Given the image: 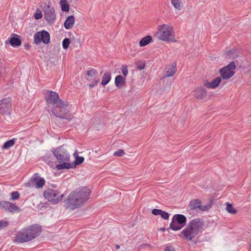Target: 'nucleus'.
Here are the masks:
<instances>
[{"label": "nucleus", "instance_id": "obj_4", "mask_svg": "<svg viewBox=\"0 0 251 251\" xmlns=\"http://www.w3.org/2000/svg\"><path fill=\"white\" fill-rule=\"evenodd\" d=\"M156 36L158 39L163 41L169 42L176 41L173 28L166 24L158 26Z\"/></svg>", "mask_w": 251, "mask_h": 251}, {"label": "nucleus", "instance_id": "obj_28", "mask_svg": "<svg viewBox=\"0 0 251 251\" xmlns=\"http://www.w3.org/2000/svg\"><path fill=\"white\" fill-rule=\"evenodd\" d=\"M238 56L237 52L235 49H232L226 52V57L235 58Z\"/></svg>", "mask_w": 251, "mask_h": 251}, {"label": "nucleus", "instance_id": "obj_37", "mask_svg": "<svg viewBox=\"0 0 251 251\" xmlns=\"http://www.w3.org/2000/svg\"><path fill=\"white\" fill-rule=\"evenodd\" d=\"M125 154V152L123 150H119L116 151H115L113 153L114 156H122Z\"/></svg>", "mask_w": 251, "mask_h": 251}, {"label": "nucleus", "instance_id": "obj_30", "mask_svg": "<svg viewBox=\"0 0 251 251\" xmlns=\"http://www.w3.org/2000/svg\"><path fill=\"white\" fill-rule=\"evenodd\" d=\"M97 74V72H96V71L93 69H91V70H88L87 71V75L91 77L92 79H94V80L98 79V78H96Z\"/></svg>", "mask_w": 251, "mask_h": 251}, {"label": "nucleus", "instance_id": "obj_20", "mask_svg": "<svg viewBox=\"0 0 251 251\" xmlns=\"http://www.w3.org/2000/svg\"><path fill=\"white\" fill-rule=\"evenodd\" d=\"M111 79V73L109 72H105L102 76V81L101 84L103 86H105L108 84Z\"/></svg>", "mask_w": 251, "mask_h": 251}, {"label": "nucleus", "instance_id": "obj_8", "mask_svg": "<svg viewBox=\"0 0 251 251\" xmlns=\"http://www.w3.org/2000/svg\"><path fill=\"white\" fill-rule=\"evenodd\" d=\"M45 100L48 103L51 104L53 106L64 105L63 100L59 99L58 94L53 91H49L45 96Z\"/></svg>", "mask_w": 251, "mask_h": 251}, {"label": "nucleus", "instance_id": "obj_17", "mask_svg": "<svg viewBox=\"0 0 251 251\" xmlns=\"http://www.w3.org/2000/svg\"><path fill=\"white\" fill-rule=\"evenodd\" d=\"M5 42L6 44L10 43L13 47H19L21 44V40L17 37L9 38L8 40H6Z\"/></svg>", "mask_w": 251, "mask_h": 251}, {"label": "nucleus", "instance_id": "obj_35", "mask_svg": "<svg viewBox=\"0 0 251 251\" xmlns=\"http://www.w3.org/2000/svg\"><path fill=\"white\" fill-rule=\"evenodd\" d=\"M70 44V41L69 38H65L62 42V46L64 49H67L68 48Z\"/></svg>", "mask_w": 251, "mask_h": 251}, {"label": "nucleus", "instance_id": "obj_42", "mask_svg": "<svg viewBox=\"0 0 251 251\" xmlns=\"http://www.w3.org/2000/svg\"><path fill=\"white\" fill-rule=\"evenodd\" d=\"M161 210L158 209H153L151 211V213L154 215H160Z\"/></svg>", "mask_w": 251, "mask_h": 251}, {"label": "nucleus", "instance_id": "obj_19", "mask_svg": "<svg viewBox=\"0 0 251 251\" xmlns=\"http://www.w3.org/2000/svg\"><path fill=\"white\" fill-rule=\"evenodd\" d=\"M176 62L173 63L172 65L169 67L166 72V76L170 77L173 76L176 72Z\"/></svg>", "mask_w": 251, "mask_h": 251}, {"label": "nucleus", "instance_id": "obj_45", "mask_svg": "<svg viewBox=\"0 0 251 251\" xmlns=\"http://www.w3.org/2000/svg\"><path fill=\"white\" fill-rule=\"evenodd\" d=\"M145 65L144 64H141L140 65H138L137 67L140 70H141L145 68Z\"/></svg>", "mask_w": 251, "mask_h": 251}, {"label": "nucleus", "instance_id": "obj_34", "mask_svg": "<svg viewBox=\"0 0 251 251\" xmlns=\"http://www.w3.org/2000/svg\"><path fill=\"white\" fill-rule=\"evenodd\" d=\"M10 204V202L6 201H2L0 202V206L3 207L5 210L8 211L9 208V205Z\"/></svg>", "mask_w": 251, "mask_h": 251}, {"label": "nucleus", "instance_id": "obj_13", "mask_svg": "<svg viewBox=\"0 0 251 251\" xmlns=\"http://www.w3.org/2000/svg\"><path fill=\"white\" fill-rule=\"evenodd\" d=\"M29 241L30 240L25 228L18 231L14 238V241L18 243H23Z\"/></svg>", "mask_w": 251, "mask_h": 251}, {"label": "nucleus", "instance_id": "obj_18", "mask_svg": "<svg viewBox=\"0 0 251 251\" xmlns=\"http://www.w3.org/2000/svg\"><path fill=\"white\" fill-rule=\"evenodd\" d=\"M75 23V18L73 16H69L64 23V27L69 29L73 27Z\"/></svg>", "mask_w": 251, "mask_h": 251}, {"label": "nucleus", "instance_id": "obj_5", "mask_svg": "<svg viewBox=\"0 0 251 251\" xmlns=\"http://www.w3.org/2000/svg\"><path fill=\"white\" fill-rule=\"evenodd\" d=\"M63 103L65 104L64 105H56L53 106L52 108V112L57 117L71 121L72 118L69 114V102L65 100L63 101Z\"/></svg>", "mask_w": 251, "mask_h": 251}, {"label": "nucleus", "instance_id": "obj_43", "mask_svg": "<svg viewBox=\"0 0 251 251\" xmlns=\"http://www.w3.org/2000/svg\"><path fill=\"white\" fill-rule=\"evenodd\" d=\"M164 251H175V250L172 246H167L165 248Z\"/></svg>", "mask_w": 251, "mask_h": 251}, {"label": "nucleus", "instance_id": "obj_41", "mask_svg": "<svg viewBox=\"0 0 251 251\" xmlns=\"http://www.w3.org/2000/svg\"><path fill=\"white\" fill-rule=\"evenodd\" d=\"M8 222L4 221H0V230L8 226Z\"/></svg>", "mask_w": 251, "mask_h": 251}, {"label": "nucleus", "instance_id": "obj_6", "mask_svg": "<svg viewBox=\"0 0 251 251\" xmlns=\"http://www.w3.org/2000/svg\"><path fill=\"white\" fill-rule=\"evenodd\" d=\"M186 218L181 214L175 215L170 224V228L174 231H177L182 228L186 225Z\"/></svg>", "mask_w": 251, "mask_h": 251}, {"label": "nucleus", "instance_id": "obj_10", "mask_svg": "<svg viewBox=\"0 0 251 251\" xmlns=\"http://www.w3.org/2000/svg\"><path fill=\"white\" fill-rule=\"evenodd\" d=\"M30 241L37 237L42 231V227L38 225L29 226L25 228Z\"/></svg>", "mask_w": 251, "mask_h": 251}, {"label": "nucleus", "instance_id": "obj_7", "mask_svg": "<svg viewBox=\"0 0 251 251\" xmlns=\"http://www.w3.org/2000/svg\"><path fill=\"white\" fill-rule=\"evenodd\" d=\"M45 198L52 203H57L60 201L63 197L58 190L53 189H48L44 193Z\"/></svg>", "mask_w": 251, "mask_h": 251}, {"label": "nucleus", "instance_id": "obj_27", "mask_svg": "<svg viewBox=\"0 0 251 251\" xmlns=\"http://www.w3.org/2000/svg\"><path fill=\"white\" fill-rule=\"evenodd\" d=\"M171 3L176 9H181V0H171Z\"/></svg>", "mask_w": 251, "mask_h": 251}, {"label": "nucleus", "instance_id": "obj_3", "mask_svg": "<svg viewBox=\"0 0 251 251\" xmlns=\"http://www.w3.org/2000/svg\"><path fill=\"white\" fill-rule=\"evenodd\" d=\"M52 152L56 157L58 164L56 165L58 170L74 168V165L70 163V155L63 146L53 149Z\"/></svg>", "mask_w": 251, "mask_h": 251}, {"label": "nucleus", "instance_id": "obj_12", "mask_svg": "<svg viewBox=\"0 0 251 251\" xmlns=\"http://www.w3.org/2000/svg\"><path fill=\"white\" fill-rule=\"evenodd\" d=\"M44 18L48 23L52 24L56 19V14L53 7L49 5L44 8Z\"/></svg>", "mask_w": 251, "mask_h": 251}, {"label": "nucleus", "instance_id": "obj_22", "mask_svg": "<svg viewBox=\"0 0 251 251\" xmlns=\"http://www.w3.org/2000/svg\"><path fill=\"white\" fill-rule=\"evenodd\" d=\"M41 34L43 43L45 44H48L50 41V35L49 32L43 30L41 32Z\"/></svg>", "mask_w": 251, "mask_h": 251}, {"label": "nucleus", "instance_id": "obj_21", "mask_svg": "<svg viewBox=\"0 0 251 251\" xmlns=\"http://www.w3.org/2000/svg\"><path fill=\"white\" fill-rule=\"evenodd\" d=\"M125 83V78L121 75L116 76L115 80V85L119 88L121 87Z\"/></svg>", "mask_w": 251, "mask_h": 251}, {"label": "nucleus", "instance_id": "obj_11", "mask_svg": "<svg viewBox=\"0 0 251 251\" xmlns=\"http://www.w3.org/2000/svg\"><path fill=\"white\" fill-rule=\"evenodd\" d=\"M11 106V100L9 98L0 100V113L2 115H9Z\"/></svg>", "mask_w": 251, "mask_h": 251}, {"label": "nucleus", "instance_id": "obj_9", "mask_svg": "<svg viewBox=\"0 0 251 251\" xmlns=\"http://www.w3.org/2000/svg\"><path fill=\"white\" fill-rule=\"evenodd\" d=\"M236 66L234 62H230L227 66L220 70V75L223 79H228L235 74Z\"/></svg>", "mask_w": 251, "mask_h": 251}, {"label": "nucleus", "instance_id": "obj_46", "mask_svg": "<svg viewBox=\"0 0 251 251\" xmlns=\"http://www.w3.org/2000/svg\"><path fill=\"white\" fill-rule=\"evenodd\" d=\"M116 249L117 250H118V249H120V246H119V245H116Z\"/></svg>", "mask_w": 251, "mask_h": 251}, {"label": "nucleus", "instance_id": "obj_40", "mask_svg": "<svg viewBox=\"0 0 251 251\" xmlns=\"http://www.w3.org/2000/svg\"><path fill=\"white\" fill-rule=\"evenodd\" d=\"M160 215L163 219L165 220L168 219L169 217V214L167 212H166L162 210L161 211Z\"/></svg>", "mask_w": 251, "mask_h": 251}, {"label": "nucleus", "instance_id": "obj_26", "mask_svg": "<svg viewBox=\"0 0 251 251\" xmlns=\"http://www.w3.org/2000/svg\"><path fill=\"white\" fill-rule=\"evenodd\" d=\"M34 180L35 182V186L37 188H42L45 184V181L43 178H40L39 179H36L35 178H34Z\"/></svg>", "mask_w": 251, "mask_h": 251}, {"label": "nucleus", "instance_id": "obj_16", "mask_svg": "<svg viewBox=\"0 0 251 251\" xmlns=\"http://www.w3.org/2000/svg\"><path fill=\"white\" fill-rule=\"evenodd\" d=\"M194 95L198 99H201L206 96L207 92L206 90L201 87H198L194 91Z\"/></svg>", "mask_w": 251, "mask_h": 251}, {"label": "nucleus", "instance_id": "obj_24", "mask_svg": "<svg viewBox=\"0 0 251 251\" xmlns=\"http://www.w3.org/2000/svg\"><path fill=\"white\" fill-rule=\"evenodd\" d=\"M16 141V139L13 138L5 142L2 146V148L5 150H7L9 149L10 148L13 147Z\"/></svg>", "mask_w": 251, "mask_h": 251}, {"label": "nucleus", "instance_id": "obj_2", "mask_svg": "<svg viewBox=\"0 0 251 251\" xmlns=\"http://www.w3.org/2000/svg\"><path fill=\"white\" fill-rule=\"evenodd\" d=\"M204 226L203 220L196 218L190 221L181 231L182 236L187 241H195L197 235L201 232Z\"/></svg>", "mask_w": 251, "mask_h": 251}, {"label": "nucleus", "instance_id": "obj_33", "mask_svg": "<svg viewBox=\"0 0 251 251\" xmlns=\"http://www.w3.org/2000/svg\"><path fill=\"white\" fill-rule=\"evenodd\" d=\"M20 208L18 206H17L15 204L10 202V204L9 205V208L8 210V211L11 212H15L17 211H19Z\"/></svg>", "mask_w": 251, "mask_h": 251}, {"label": "nucleus", "instance_id": "obj_14", "mask_svg": "<svg viewBox=\"0 0 251 251\" xmlns=\"http://www.w3.org/2000/svg\"><path fill=\"white\" fill-rule=\"evenodd\" d=\"M189 206L191 209L195 210L198 208L202 211L206 210L209 208V206L208 205L202 206L201 201L198 199L192 201L189 204Z\"/></svg>", "mask_w": 251, "mask_h": 251}, {"label": "nucleus", "instance_id": "obj_38", "mask_svg": "<svg viewBox=\"0 0 251 251\" xmlns=\"http://www.w3.org/2000/svg\"><path fill=\"white\" fill-rule=\"evenodd\" d=\"M121 71L122 72V74L125 76H126L128 73V71L127 69V67L126 65H122L121 67Z\"/></svg>", "mask_w": 251, "mask_h": 251}, {"label": "nucleus", "instance_id": "obj_29", "mask_svg": "<svg viewBox=\"0 0 251 251\" xmlns=\"http://www.w3.org/2000/svg\"><path fill=\"white\" fill-rule=\"evenodd\" d=\"M84 157L77 155L75 157V161L74 162V163L71 164H72V165H74L75 168L76 165L81 164L84 161Z\"/></svg>", "mask_w": 251, "mask_h": 251}, {"label": "nucleus", "instance_id": "obj_31", "mask_svg": "<svg viewBox=\"0 0 251 251\" xmlns=\"http://www.w3.org/2000/svg\"><path fill=\"white\" fill-rule=\"evenodd\" d=\"M226 209L229 213L235 214L236 213V210L233 208L232 205L230 203H226Z\"/></svg>", "mask_w": 251, "mask_h": 251}, {"label": "nucleus", "instance_id": "obj_1", "mask_svg": "<svg viewBox=\"0 0 251 251\" xmlns=\"http://www.w3.org/2000/svg\"><path fill=\"white\" fill-rule=\"evenodd\" d=\"M90 190L87 187L78 188L71 192L67 197L66 206L74 210L81 207L89 199Z\"/></svg>", "mask_w": 251, "mask_h": 251}, {"label": "nucleus", "instance_id": "obj_23", "mask_svg": "<svg viewBox=\"0 0 251 251\" xmlns=\"http://www.w3.org/2000/svg\"><path fill=\"white\" fill-rule=\"evenodd\" d=\"M152 41V37L150 35H148L144 38H143L139 42V46L141 47H144L150 43H151Z\"/></svg>", "mask_w": 251, "mask_h": 251}, {"label": "nucleus", "instance_id": "obj_15", "mask_svg": "<svg viewBox=\"0 0 251 251\" xmlns=\"http://www.w3.org/2000/svg\"><path fill=\"white\" fill-rule=\"evenodd\" d=\"M221 81V78L220 77H217L211 82H209L208 80H205L204 82V85L207 88L215 89L219 85Z\"/></svg>", "mask_w": 251, "mask_h": 251}, {"label": "nucleus", "instance_id": "obj_32", "mask_svg": "<svg viewBox=\"0 0 251 251\" xmlns=\"http://www.w3.org/2000/svg\"><path fill=\"white\" fill-rule=\"evenodd\" d=\"M34 43L36 44L40 43L42 41L41 34L40 32L36 33L34 35Z\"/></svg>", "mask_w": 251, "mask_h": 251}, {"label": "nucleus", "instance_id": "obj_39", "mask_svg": "<svg viewBox=\"0 0 251 251\" xmlns=\"http://www.w3.org/2000/svg\"><path fill=\"white\" fill-rule=\"evenodd\" d=\"M34 16L35 19L39 20L42 17L43 14L40 11L38 10L34 13Z\"/></svg>", "mask_w": 251, "mask_h": 251}, {"label": "nucleus", "instance_id": "obj_25", "mask_svg": "<svg viewBox=\"0 0 251 251\" xmlns=\"http://www.w3.org/2000/svg\"><path fill=\"white\" fill-rule=\"evenodd\" d=\"M60 4L62 11L67 12L69 10V4L67 0H60Z\"/></svg>", "mask_w": 251, "mask_h": 251}, {"label": "nucleus", "instance_id": "obj_36", "mask_svg": "<svg viewBox=\"0 0 251 251\" xmlns=\"http://www.w3.org/2000/svg\"><path fill=\"white\" fill-rule=\"evenodd\" d=\"M20 197V194L17 191H14L11 193V199L13 201L17 200Z\"/></svg>", "mask_w": 251, "mask_h": 251}, {"label": "nucleus", "instance_id": "obj_44", "mask_svg": "<svg viewBox=\"0 0 251 251\" xmlns=\"http://www.w3.org/2000/svg\"><path fill=\"white\" fill-rule=\"evenodd\" d=\"M99 82V79L94 80V83L93 84H90L89 85V86L90 87H94Z\"/></svg>", "mask_w": 251, "mask_h": 251}]
</instances>
